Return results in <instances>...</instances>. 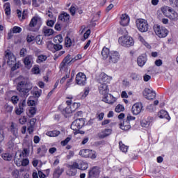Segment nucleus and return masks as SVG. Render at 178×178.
I'll list each match as a JSON object with an SVG mask.
<instances>
[{"label":"nucleus","mask_w":178,"mask_h":178,"mask_svg":"<svg viewBox=\"0 0 178 178\" xmlns=\"http://www.w3.org/2000/svg\"><path fill=\"white\" fill-rule=\"evenodd\" d=\"M17 90L19 91L21 97H27L30 90L33 88V84L29 80L23 76L17 78Z\"/></svg>","instance_id":"obj_1"},{"label":"nucleus","mask_w":178,"mask_h":178,"mask_svg":"<svg viewBox=\"0 0 178 178\" xmlns=\"http://www.w3.org/2000/svg\"><path fill=\"white\" fill-rule=\"evenodd\" d=\"M136 24L140 33H147V31H148L149 26L148 25L147 20L144 19H138L136 21Z\"/></svg>","instance_id":"obj_2"},{"label":"nucleus","mask_w":178,"mask_h":178,"mask_svg":"<svg viewBox=\"0 0 178 178\" xmlns=\"http://www.w3.org/2000/svg\"><path fill=\"white\" fill-rule=\"evenodd\" d=\"M118 42L122 47H133L134 45V40L130 36H122L119 38Z\"/></svg>","instance_id":"obj_3"},{"label":"nucleus","mask_w":178,"mask_h":178,"mask_svg":"<svg viewBox=\"0 0 178 178\" xmlns=\"http://www.w3.org/2000/svg\"><path fill=\"white\" fill-rule=\"evenodd\" d=\"M154 30L156 35H158V37L160 38H165V37H166L169 33L168 29L158 24L154 26Z\"/></svg>","instance_id":"obj_4"},{"label":"nucleus","mask_w":178,"mask_h":178,"mask_svg":"<svg viewBox=\"0 0 178 178\" xmlns=\"http://www.w3.org/2000/svg\"><path fill=\"white\" fill-rule=\"evenodd\" d=\"M85 123L86 121H84V118L76 119L72 123L71 129L74 130V131H79L80 129L83 128Z\"/></svg>","instance_id":"obj_5"},{"label":"nucleus","mask_w":178,"mask_h":178,"mask_svg":"<svg viewBox=\"0 0 178 178\" xmlns=\"http://www.w3.org/2000/svg\"><path fill=\"white\" fill-rule=\"evenodd\" d=\"M79 154L83 158H90V159H95V158H97L95 152L88 149H83L80 150Z\"/></svg>","instance_id":"obj_6"},{"label":"nucleus","mask_w":178,"mask_h":178,"mask_svg":"<svg viewBox=\"0 0 178 178\" xmlns=\"http://www.w3.org/2000/svg\"><path fill=\"white\" fill-rule=\"evenodd\" d=\"M41 23H42V19L41 17L38 16H34L32 17L30 23H29V30L31 31H35V30L33 29L36 26H41Z\"/></svg>","instance_id":"obj_7"},{"label":"nucleus","mask_w":178,"mask_h":178,"mask_svg":"<svg viewBox=\"0 0 178 178\" xmlns=\"http://www.w3.org/2000/svg\"><path fill=\"white\" fill-rule=\"evenodd\" d=\"M76 83L78 86H86L87 83V76L83 72H79L76 76Z\"/></svg>","instance_id":"obj_8"},{"label":"nucleus","mask_w":178,"mask_h":178,"mask_svg":"<svg viewBox=\"0 0 178 178\" xmlns=\"http://www.w3.org/2000/svg\"><path fill=\"white\" fill-rule=\"evenodd\" d=\"M143 95L145 96V98H146V99L152 100L155 99V97H156V93H155V91L149 88H145L143 90Z\"/></svg>","instance_id":"obj_9"},{"label":"nucleus","mask_w":178,"mask_h":178,"mask_svg":"<svg viewBox=\"0 0 178 178\" xmlns=\"http://www.w3.org/2000/svg\"><path fill=\"white\" fill-rule=\"evenodd\" d=\"M5 59H7V63L9 66L16 63V57L10 51H6Z\"/></svg>","instance_id":"obj_10"},{"label":"nucleus","mask_w":178,"mask_h":178,"mask_svg":"<svg viewBox=\"0 0 178 178\" xmlns=\"http://www.w3.org/2000/svg\"><path fill=\"white\" fill-rule=\"evenodd\" d=\"M108 59L110 63H117V62H119V59H120V54L118 51H113L110 53Z\"/></svg>","instance_id":"obj_11"},{"label":"nucleus","mask_w":178,"mask_h":178,"mask_svg":"<svg viewBox=\"0 0 178 178\" xmlns=\"http://www.w3.org/2000/svg\"><path fill=\"white\" fill-rule=\"evenodd\" d=\"M111 80L112 77L108 76L106 74L103 72L100 74L99 83L108 84V83H111Z\"/></svg>","instance_id":"obj_12"},{"label":"nucleus","mask_w":178,"mask_h":178,"mask_svg":"<svg viewBox=\"0 0 178 178\" xmlns=\"http://www.w3.org/2000/svg\"><path fill=\"white\" fill-rule=\"evenodd\" d=\"M141 111H143V104L136 103L132 106L131 112L133 115H140Z\"/></svg>","instance_id":"obj_13"},{"label":"nucleus","mask_w":178,"mask_h":178,"mask_svg":"<svg viewBox=\"0 0 178 178\" xmlns=\"http://www.w3.org/2000/svg\"><path fill=\"white\" fill-rule=\"evenodd\" d=\"M99 167H93L88 172V178H97L99 176Z\"/></svg>","instance_id":"obj_14"},{"label":"nucleus","mask_w":178,"mask_h":178,"mask_svg":"<svg viewBox=\"0 0 178 178\" xmlns=\"http://www.w3.org/2000/svg\"><path fill=\"white\" fill-rule=\"evenodd\" d=\"M112 134V130L111 129H104L98 133L97 136L99 138H106Z\"/></svg>","instance_id":"obj_15"},{"label":"nucleus","mask_w":178,"mask_h":178,"mask_svg":"<svg viewBox=\"0 0 178 178\" xmlns=\"http://www.w3.org/2000/svg\"><path fill=\"white\" fill-rule=\"evenodd\" d=\"M102 101L106 102V104H114V102H116V98L112 95H108V94H106L103 96Z\"/></svg>","instance_id":"obj_16"},{"label":"nucleus","mask_w":178,"mask_h":178,"mask_svg":"<svg viewBox=\"0 0 178 178\" xmlns=\"http://www.w3.org/2000/svg\"><path fill=\"white\" fill-rule=\"evenodd\" d=\"M99 91L102 95H106L109 92V88L106 83H99Z\"/></svg>","instance_id":"obj_17"},{"label":"nucleus","mask_w":178,"mask_h":178,"mask_svg":"<svg viewBox=\"0 0 178 178\" xmlns=\"http://www.w3.org/2000/svg\"><path fill=\"white\" fill-rule=\"evenodd\" d=\"M71 55L68 54L66 56V57L64 58L61 63L60 64V66L62 69L65 67V66H69L72 65V60H71Z\"/></svg>","instance_id":"obj_18"},{"label":"nucleus","mask_w":178,"mask_h":178,"mask_svg":"<svg viewBox=\"0 0 178 178\" xmlns=\"http://www.w3.org/2000/svg\"><path fill=\"white\" fill-rule=\"evenodd\" d=\"M154 121V118L152 117H148L146 119L142 120L140 122V124L142 127H149L151 124H152V122Z\"/></svg>","instance_id":"obj_19"},{"label":"nucleus","mask_w":178,"mask_h":178,"mask_svg":"<svg viewBox=\"0 0 178 178\" xmlns=\"http://www.w3.org/2000/svg\"><path fill=\"white\" fill-rule=\"evenodd\" d=\"M120 23L121 26H123L124 27L128 26L129 23H130V17H129V15L127 14H122Z\"/></svg>","instance_id":"obj_20"},{"label":"nucleus","mask_w":178,"mask_h":178,"mask_svg":"<svg viewBox=\"0 0 178 178\" xmlns=\"http://www.w3.org/2000/svg\"><path fill=\"white\" fill-rule=\"evenodd\" d=\"M24 63L28 69H30L33 66V56H27L24 60Z\"/></svg>","instance_id":"obj_21"},{"label":"nucleus","mask_w":178,"mask_h":178,"mask_svg":"<svg viewBox=\"0 0 178 178\" xmlns=\"http://www.w3.org/2000/svg\"><path fill=\"white\" fill-rule=\"evenodd\" d=\"M168 15L167 17L168 19H170V20H174L175 22L178 20V14L176 13V11H175V10L171 8L168 10Z\"/></svg>","instance_id":"obj_22"},{"label":"nucleus","mask_w":178,"mask_h":178,"mask_svg":"<svg viewBox=\"0 0 178 178\" xmlns=\"http://www.w3.org/2000/svg\"><path fill=\"white\" fill-rule=\"evenodd\" d=\"M42 33L44 37H51L54 35V29L48 28V26H44L42 29Z\"/></svg>","instance_id":"obj_23"},{"label":"nucleus","mask_w":178,"mask_h":178,"mask_svg":"<svg viewBox=\"0 0 178 178\" xmlns=\"http://www.w3.org/2000/svg\"><path fill=\"white\" fill-rule=\"evenodd\" d=\"M120 127L122 130L124 131H127V130H130L131 129V126L130 125V122L129 121H124L123 123L120 124Z\"/></svg>","instance_id":"obj_24"},{"label":"nucleus","mask_w":178,"mask_h":178,"mask_svg":"<svg viewBox=\"0 0 178 178\" xmlns=\"http://www.w3.org/2000/svg\"><path fill=\"white\" fill-rule=\"evenodd\" d=\"M138 66L143 67L147 63V57L145 56H140L137 59Z\"/></svg>","instance_id":"obj_25"},{"label":"nucleus","mask_w":178,"mask_h":178,"mask_svg":"<svg viewBox=\"0 0 178 178\" xmlns=\"http://www.w3.org/2000/svg\"><path fill=\"white\" fill-rule=\"evenodd\" d=\"M65 172L63 168H60V167H57L54 172V177L59 178L62 175V173Z\"/></svg>","instance_id":"obj_26"},{"label":"nucleus","mask_w":178,"mask_h":178,"mask_svg":"<svg viewBox=\"0 0 178 178\" xmlns=\"http://www.w3.org/2000/svg\"><path fill=\"white\" fill-rule=\"evenodd\" d=\"M158 116H159V118H160V119H168V120H169V118H170L169 116V114L168 113V112L165 110H161L158 113Z\"/></svg>","instance_id":"obj_27"},{"label":"nucleus","mask_w":178,"mask_h":178,"mask_svg":"<svg viewBox=\"0 0 178 178\" xmlns=\"http://www.w3.org/2000/svg\"><path fill=\"white\" fill-rule=\"evenodd\" d=\"M10 131L13 134V136H15V137H17V131H18L17 125L14 122L11 123Z\"/></svg>","instance_id":"obj_28"},{"label":"nucleus","mask_w":178,"mask_h":178,"mask_svg":"<svg viewBox=\"0 0 178 178\" xmlns=\"http://www.w3.org/2000/svg\"><path fill=\"white\" fill-rule=\"evenodd\" d=\"M58 19L61 22H67L70 19V15L66 13H64L59 15Z\"/></svg>","instance_id":"obj_29"},{"label":"nucleus","mask_w":178,"mask_h":178,"mask_svg":"<svg viewBox=\"0 0 178 178\" xmlns=\"http://www.w3.org/2000/svg\"><path fill=\"white\" fill-rule=\"evenodd\" d=\"M79 163L80 170H87L88 169V163H86V161L79 160Z\"/></svg>","instance_id":"obj_30"},{"label":"nucleus","mask_w":178,"mask_h":178,"mask_svg":"<svg viewBox=\"0 0 178 178\" xmlns=\"http://www.w3.org/2000/svg\"><path fill=\"white\" fill-rule=\"evenodd\" d=\"M111 55V52L109 51V49L106 47H104L102 51V56L103 57V59H107L108 56Z\"/></svg>","instance_id":"obj_31"},{"label":"nucleus","mask_w":178,"mask_h":178,"mask_svg":"<svg viewBox=\"0 0 178 178\" xmlns=\"http://www.w3.org/2000/svg\"><path fill=\"white\" fill-rule=\"evenodd\" d=\"M46 134L49 137H58V136L60 134V131H56V130L49 131H47Z\"/></svg>","instance_id":"obj_32"},{"label":"nucleus","mask_w":178,"mask_h":178,"mask_svg":"<svg viewBox=\"0 0 178 178\" xmlns=\"http://www.w3.org/2000/svg\"><path fill=\"white\" fill-rule=\"evenodd\" d=\"M5 13L7 16H9L10 15V4L8 3H5L3 6Z\"/></svg>","instance_id":"obj_33"},{"label":"nucleus","mask_w":178,"mask_h":178,"mask_svg":"<svg viewBox=\"0 0 178 178\" xmlns=\"http://www.w3.org/2000/svg\"><path fill=\"white\" fill-rule=\"evenodd\" d=\"M119 145H120V149L122 152H127V149H129V147L126 146L122 141L119 142Z\"/></svg>","instance_id":"obj_34"},{"label":"nucleus","mask_w":178,"mask_h":178,"mask_svg":"<svg viewBox=\"0 0 178 178\" xmlns=\"http://www.w3.org/2000/svg\"><path fill=\"white\" fill-rule=\"evenodd\" d=\"M5 112L7 113H12V111H13V106H10L8 104H6L4 106Z\"/></svg>","instance_id":"obj_35"},{"label":"nucleus","mask_w":178,"mask_h":178,"mask_svg":"<svg viewBox=\"0 0 178 178\" xmlns=\"http://www.w3.org/2000/svg\"><path fill=\"white\" fill-rule=\"evenodd\" d=\"M1 156L4 161H12V154L9 153H4Z\"/></svg>","instance_id":"obj_36"},{"label":"nucleus","mask_w":178,"mask_h":178,"mask_svg":"<svg viewBox=\"0 0 178 178\" xmlns=\"http://www.w3.org/2000/svg\"><path fill=\"white\" fill-rule=\"evenodd\" d=\"M10 102L13 104V105H17V102H19V96L14 95L11 97Z\"/></svg>","instance_id":"obj_37"},{"label":"nucleus","mask_w":178,"mask_h":178,"mask_svg":"<svg viewBox=\"0 0 178 178\" xmlns=\"http://www.w3.org/2000/svg\"><path fill=\"white\" fill-rule=\"evenodd\" d=\"M23 112H24V108H23L22 107L21 104H19V108H17V107L15 108V113H16V115H22V113H23Z\"/></svg>","instance_id":"obj_38"},{"label":"nucleus","mask_w":178,"mask_h":178,"mask_svg":"<svg viewBox=\"0 0 178 178\" xmlns=\"http://www.w3.org/2000/svg\"><path fill=\"white\" fill-rule=\"evenodd\" d=\"M70 170L67 172V175L69 176H76V174L77 173V170L72 168V167H69Z\"/></svg>","instance_id":"obj_39"},{"label":"nucleus","mask_w":178,"mask_h":178,"mask_svg":"<svg viewBox=\"0 0 178 178\" xmlns=\"http://www.w3.org/2000/svg\"><path fill=\"white\" fill-rule=\"evenodd\" d=\"M172 8H170L169 7H163L161 8V12L163 13L164 15L168 17L169 15V10H171Z\"/></svg>","instance_id":"obj_40"},{"label":"nucleus","mask_w":178,"mask_h":178,"mask_svg":"<svg viewBox=\"0 0 178 178\" xmlns=\"http://www.w3.org/2000/svg\"><path fill=\"white\" fill-rule=\"evenodd\" d=\"M30 154V150L27 148H24L22 151V153L19 154V156L21 158L22 155L23 156V158H26V156H29V154Z\"/></svg>","instance_id":"obj_41"},{"label":"nucleus","mask_w":178,"mask_h":178,"mask_svg":"<svg viewBox=\"0 0 178 178\" xmlns=\"http://www.w3.org/2000/svg\"><path fill=\"white\" fill-rule=\"evenodd\" d=\"M44 60H47V56L40 55L38 57L37 63H42V62H44Z\"/></svg>","instance_id":"obj_42"},{"label":"nucleus","mask_w":178,"mask_h":178,"mask_svg":"<svg viewBox=\"0 0 178 178\" xmlns=\"http://www.w3.org/2000/svg\"><path fill=\"white\" fill-rule=\"evenodd\" d=\"M41 92H42L41 90L35 88L33 91V95H35V97H36V98H38V97H41Z\"/></svg>","instance_id":"obj_43"},{"label":"nucleus","mask_w":178,"mask_h":178,"mask_svg":"<svg viewBox=\"0 0 178 178\" xmlns=\"http://www.w3.org/2000/svg\"><path fill=\"white\" fill-rule=\"evenodd\" d=\"M51 47H53V48L54 49H53L54 50L53 52H56V51H60V49H62L63 48L62 45L58 44H51Z\"/></svg>","instance_id":"obj_44"},{"label":"nucleus","mask_w":178,"mask_h":178,"mask_svg":"<svg viewBox=\"0 0 178 178\" xmlns=\"http://www.w3.org/2000/svg\"><path fill=\"white\" fill-rule=\"evenodd\" d=\"M41 3H42V0H32V5L35 8H38Z\"/></svg>","instance_id":"obj_45"},{"label":"nucleus","mask_w":178,"mask_h":178,"mask_svg":"<svg viewBox=\"0 0 178 178\" xmlns=\"http://www.w3.org/2000/svg\"><path fill=\"white\" fill-rule=\"evenodd\" d=\"M69 168H72V169H80V163L78 162H74L72 165H69Z\"/></svg>","instance_id":"obj_46"},{"label":"nucleus","mask_w":178,"mask_h":178,"mask_svg":"<svg viewBox=\"0 0 178 178\" xmlns=\"http://www.w3.org/2000/svg\"><path fill=\"white\" fill-rule=\"evenodd\" d=\"M71 108V111H72V112H74V111H76V109H78L79 106H80V104L79 103H74L72 104H71V106H70Z\"/></svg>","instance_id":"obj_47"},{"label":"nucleus","mask_w":178,"mask_h":178,"mask_svg":"<svg viewBox=\"0 0 178 178\" xmlns=\"http://www.w3.org/2000/svg\"><path fill=\"white\" fill-rule=\"evenodd\" d=\"M131 77L133 80H135L136 81H138V80H140V79H141V76H140L138 74H136V73H132L131 74Z\"/></svg>","instance_id":"obj_48"},{"label":"nucleus","mask_w":178,"mask_h":178,"mask_svg":"<svg viewBox=\"0 0 178 178\" xmlns=\"http://www.w3.org/2000/svg\"><path fill=\"white\" fill-rule=\"evenodd\" d=\"M169 2L172 6L177 8L178 10V0H169Z\"/></svg>","instance_id":"obj_49"},{"label":"nucleus","mask_w":178,"mask_h":178,"mask_svg":"<svg viewBox=\"0 0 178 178\" xmlns=\"http://www.w3.org/2000/svg\"><path fill=\"white\" fill-rule=\"evenodd\" d=\"M124 111V107L122 105L118 104L115 107V112H118V113L120 112H123Z\"/></svg>","instance_id":"obj_50"},{"label":"nucleus","mask_w":178,"mask_h":178,"mask_svg":"<svg viewBox=\"0 0 178 178\" xmlns=\"http://www.w3.org/2000/svg\"><path fill=\"white\" fill-rule=\"evenodd\" d=\"M13 34H17V33H22V28L19 26H14L13 28Z\"/></svg>","instance_id":"obj_51"},{"label":"nucleus","mask_w":178,"mask_h":178,"mask_svg":"<svg viewBox=\"0 0 178 178\" xmlns=\"http://www.w3.org/2000/svg\"><path fill=\"white\" fill-rule=\"evenodd\" d=\"M42 151L43 152H47V147H45V145H42L39 148H38L37 154H40V152H42Z\"/></svg>","instance_id":"obj_52"},{"label":"nucleus","mask_w":178,"mask_h":178,"mask_svg":"<svg viewBox=\"0 0 178 178\" xmlns=\"http://www.w3.org/2000/svg\"><path fill=\"white\" fill-rule=\"evenodd\" d=\"M65 42L67 47H72V40L70 38L67 37L65 38Z\"/></svg>","instance_id":"obj_53"},{"label":"nucleus","mask_w":178,"mask_h":178,"mask_svg":"<svg viewBox=\"0 0 178 178\" xmlns=\"http://www.w3.org/2000/svg\"><path fill=\"white\" fill-rule=\"evenodd\" d=\"M63 112H65V113L67 114H70V113H73V111H72V108L70 107V106H67L64 110Z\"/></svg>","instance_id":"obj_54"},{"label":"nucleus","mask_w":178,"mask_h":178,"mask_svg":"<svg viewBox=\"0 0 178 178\" xmlns=\"http://www.w3.org/2000/svg\"><path fill=\"white\" fill-rule=\"evenodd\" d=\"M70 140H72V138L71 137H67L66 139L61 141V145L65 147V145H67V144L69 143V141H70Z\"/></svg>","instance_id":"obj_55"},{"label":"nucleus","mask_w":178,"mask_h":178,"mask_svg":"<svg viewBox=\"0 0 178 178\" xmlns=\"http://www.w3.org/2000/svg\"><path fill=\"white\" fill-rule=\"evenodd\" d=\"M26 54H27V50L26 49H22L19 51V55L22 58H24V56H26Z\"/></svg>","instance_id":"obj_56"},{"label":"nucleus","mask_w":178,"mask_h":178,"mask_svg":"<svg viewBox=\"0 0 178 178\" xmlns=\"http://www.w3.org/2000/svg\"><path fill=\"white\" fill-rule=\"evenodd\" d=\"M5 140V134L3 133V130L0 129V143H2Z\"/></svg>","instance_id":"obj_57"},{"label":"nucleus","mask_w":178,"mask_h":178,"mask_svg":"<svg viewBox=\"0 0 178 178\" xmlns=\"http://www.w3.org/2000/svg\"><path fill=\"white\" fill-rule=\"evenodd\" d=\"M89 93H90V90L88 88H85L84 92L81 93L82 98H86V97H87V95H88Z\"/></svg>","instance_id":"obj_58"},{"label":"nucleus","mask_w":178,"mask_h":178,"mask_svg":"<svg viewBox=\"0 0 178 178\" xmlns=\"http://www.w3.org/2000/svg\"><path fill=\"white\" fill-rule=\"evenodd\" d=\"M47 26H48V27H54V24H55V21L54 20H47L46 22Z\"/></svg>","instance_id":"obj_59"},{"label":"nucleus","mask_w":178,"mask_h":178,"mask_svg":"<svg viewBox=\"0 0 178 178\" xmlns=\"http://www.w3.org/2000/svg\"><path fill=\"white\" fill-rule=\"evenodd\" d=\"M147 109L149 112H154L155 111V107L154 106V104H149L147 106Z\"/></svg>","instance_id":"obj_60"},{"label":"nucleus","mask_w":178,"mask_h":178,"mask_svg":"<svg viewBox=\"0 0 178 178\" xmlns=\"http://www.w3.org/2000/svg\"><path fill=\"white\" fill-rule=\"evenodd\" d=\"M19 122L20 124H24V123L27 122V118L25 116L22 117L21 118H19Z\"/></svg>","instance_id":"obj_61"},{"label":"nucleus","mask_w":178,"mask_h":178,"mask_svg":"<svg viewBox=\"0 0 178 178\" xmlns=\"http://www.w3.org/2000/svg\"><path fill=\"white\" fill-rule=\"evenodd\" d=\"M32 72L34 73V74H38L40 73V67L38 66H35L32 69Z\"/></svg>","instance_id":"obj_62"},{"label":"nucleus","mask_w":178,"mask_h":178,"mask_svg":"<svg viewBox=\"0 0 178 178\" xmlns=\"http://www.w3.org/2000/svg\"><path fill=\"white\" fill-rule=\"evenodd\" d=\"M27 13L28 10H24L22 12V19L24 20V19L27 18Z\"/></svg>","instance_id":"obj_63"},{"label":"nucleus","mask_w":178,"mask_h":178,"mask_svg":"<svg viewBox=\"0 0 178 178\" xmlns=\"http://www.w3.org/2000/svg\"><path fill=\"white\" fill-rule=\"evenodd\" d=\"M29 159H24L22 161V166H27V165H29Z\"/></svg>","instance_id":"obj_64"}]
</instances>
